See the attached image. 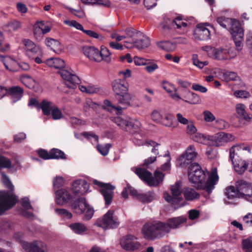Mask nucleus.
<instances>
[{"mask_svg":"<svg viewBox=\"0 0 252 252\" xmlns=\"http://www.w3.org/2000/svg\"><path fill=\"white\" fill-rule=\"evenodd\" d=\"M188 176L190 182L197 185L198 189L203 190L208 194L212 192L219 180L217 168L214 167L212 168L207 180L205 182V174L200 165L196 163H193L189 166Z\"/></svg>","mask_w":252,"mask_h":252,"instance_id":"f257e3e1","label":"nucleus"},{"mask_svg":"<svg viewBox=\"0 0 252 252\" xmlns=\"http://www.w3.org/2000/svg\"><path fill=\"white\" fill-rule=\"evenodd\" d=\"M45 63L48 66L59 69V73L65 81V84L67 87L75 89L80 82L79 78L73 72L64 69L65 63L63 60L59 58H52L46 60Z\"/></svg>","mask_w":252,"mask_h":252,"instance_id":"f03ea898","label":"nucleus"},{"mask_svg":"<svg viewBox=\"0 0 252 252\" xmlns=\"http://www.w3.org/2000/svg\"><path fill=\"white\" fill-rule=\"evenodd\" d=\"M251 153L249 146L236 145L229 150V158L236 172L241 174L248 167V164L241 158Z\"/></svg>","mask_w":252,"mask_h":252,"instance_id":"7ed1b4c3","label":"nucleus"},{"mask_svg":"<svg viewBox=\"0 0 252 252\" xmlns=\"http://www.w3.org/2000/svg\"><path fill=\"white\" fill-rule=\"evenodd\" d=\"M217 22L222 27L229 30L238 50H241L243 40L244 31L238 21L228 18L220 17Z\"/></svg>","mask_w":252,"mask_h":252,"instance_id":"20e7f679","label":"nucleus"},{"mask_svg":"<svg viewBox=\"0 0 252 252\" xmlns=\"http://www.w3.org/2000/svg\"><path fill=\"white\" fill-rule=\"evenodd\" d=\"M144 238L154 239L161 238L169 232L166 222L155 221L146 223L142 229Z\"/></svg>","mask_w":252,"mask_h":252,"instance_id":"39448f33","label":"nucleus"},{"mask_svg":"<svg viewBox=\"0 0 252 252\" xmlns=\"http://www.w3.org/2000/svg\"><path fill=\"white\" fill-rule=\"evenodd\" d=\"M117 101V104H113L108 100H105L103 107L108 111L121 114L124 109L130 105L131 95L128 93H124L116 96Z\"/></svg>","mask_w":252,"mask_h":252,"instance_id":"423d86ee","label":"nucleus"},{"mask_svg":"<svg viewBox=\"0 0 252 252\" xmlns=\"http://www.w3.org/2000/svg\"><path fill=\"white\" fill-rule=\"evenodd\" d=\"M132 170L149 186L157 187L163 182L164 179V174L159 171H156L154 176L153 177L150 172L143 168L133 167Z\"/></svg>","mask_w":252,"mask_h":252,"instance_id":"0eeeda50","label":"nucleus"},{"mask_svg":"<svg viewBox=\"0 0 252 252\" xmlns=\"http://www.w3.org/2000/svg\"><path fill=\"white\" fill-rule=\"evenodd\" d=\"M125 32L127 36L132 39L131 46L126 45L127 48L134 46L138 49H144L150 46L151 43L150 39L142 32L131 28L126 29Z\"/></svg>","mask_w":252,"mask_h":252,"instance_id":"6e6552de","label":"nucleus"},{"mask_svg":"<svg viewBox=\"0 0 252 252\" xmlns=\"http://www.w3.org/2000/svg\"><path fill=\"white\" fill-rule=\"evenodd\" d=\"M73 211L78 215L84 214L83 220H89L92 218L94 214V208L89 205L84 197H80L73 201L71 204Z\"/></svg>","mask_w":252,"mask_h":252,"instance_id":"1a4fd4ad","label":"nucleus"},{"mask_svg":"<svg viewBox=\"0 0 252 252\" xmlns=\"http://www.w3.org/2000/svg\"><path fill=\"white\" fill-rule=\"evenodd\" d=\"M114 211L109 210L102 218L97 220L95 225L103 229L115 228L119 225L118 218L113 216Z\"/></svg>","mask_w":252,"mask_h":252,"instance_id":"9d476101","label":"nucleus"},{"mask_svg":"<svg viewBox=\"0 0 252 252\" xmlns=\"http://www.w3.org/2000/svg\"><path fill=\"white\" fill-rule=\"evenodd\" d=\"M170 191L172 195L169 193L164 192L163 197L168 203L176 204L183 200L182 196V183L180 181L177 182L170 187Z\"/></svg>","mask_w":252,"mask_h":252,"instance_id":"9b49d317","label":"nucleus"},{"mask_svg":"<svg viewBox=\"0 0 252 252\" xmlns=\"http://www.w3.org/2000/svg\"><path fill=\"white\" fill-rule=\"evenodd\" d=\"M17 200V197L12 193L0 191V216L15 205Z\"/></svg>","mask_w":252,"mask_h":252,"instance_id":"f8f14e48","label":"nucleus"},{"mask_svg":"<svg viewBox=\"0 0 252 252\" xmlns=\"http://www.w3.org/2000/svg\"><path fill=\"white\" fill-rule=\"evenodd\" d=\"M197 156L195 148L193 145L188 147L185 153L182 154L177 160L176 165L181 167H187L192 162Z\"/></svg>","mask_w":252,"mask_h":252,"instance_id":"ddd939ff","label":"nucleus"},{"mask_svg":"<svg viewBox=\"0 0 252 252\" xmlns=\"http://www.w3.org/2000/svg\"><path fill=\"white\" fill-rule=\"evenodd\" d=\"M237 56V53L232 48H218L212 50V58L220 61L231 60Z\"/></svg>","mask_w":252,"mask_h":252,"instance_id":"4468645a","label":"nucleus"},{"mask_svg":"<svg viewBox=\"0 0 252 252\" xmlns=\"http://www.w3.org/2000/svg\"><path fill=\"white\" fill-rule=\"evenodd\" d=\"M235 186L239 189V198L252 202V184L243 180H239Z\"/></svg>","mask_w":252,"mask_h":252,"instance_id":"2eb2a0df","label":"nucleus"},{"mask_svg":"<svg viewBox=\"0 0 252 252\" xmlns=\"http://www.w3.org/2000/svg\"><path fill=\"white\" fill-rule=\"evenodd\" d=\"M120 244L123 249L126 251L137 250L141 247L138 239L131 234L123 236L121 239Z\"/></svg>","mask_w":252,"mask_h":252,"instance_id":"dca6fc26","label":"nucleus"},{"mask_svg":"<svg viewBox=\"0 0 252 252\" xmlns=\"http://www.w3.org/2000/svg\"><path fill=\"white\" fill-rule=\"evenodd\" d=\"M94 185L101 188L100 191L103 195L106 205H109L112 201L113 196V190L115 187L109 184H104L96 180L93 181Z\"/></svg>","mask_w":252,"mask_h":252,"instance_id":"f3484780","label":"nucleus"},{"mask_svg":"<svg viewBox=\"0 0 252 252\" xmlns=\"http://www.w3.org/2000/svg\"><path fill=\"white\" fill-rule=\"evenodd\" d=\"M22 248L26 252H47L46 243L41 241L22 243Z\"/></svg>","mask_w":252,"mask_h":252,"instance_id":"a211bd4d","label":"nucleus"},{"mask_svg":"<svg viewBox=\"0 0 252 252\" xmlns=\"http://www.w3.org/2000/svg\"><path fill=\"white\" fill-rule=\"evenodd\" d=\"M210 26L207 23L198 24L194 31V37L198 40H207L210 39V31L206 26Z\"/></svg>","mask_w":252,"mask_h":252,"instance_id":"6ab92c4d","label":"nucleus"},{"mask_svg":"<svg viewBox=\"0 0 252 252\" xmlns=\"http://www.w3.org/2000/svg\"><path fill=\"white\" fill-rule=\"evenodd\" d=\"M89 189V184L84 179L77 180L72 184V191L77 195L85 194L88 192Z\"/></svg>","mask_w":252,"mask_h":252,"instance_id":"aec40b11","label":"nucleus"},{"mask_svg":"<svg viewBox=\"0 0 252 252\" xmlns=\"http://www.w3.org/2000/svg\"><path fill=\"white\" fill-rule=\"evenodd\" d=\"M84 55L90 60L97 63L101 62L100 52L98 49L94 46H84L82 48Z\"/></svg>","mask_w":252,"mask_h":252,"instance_id":"412c9836","label":"nucleus"},{"mask_svg":"<svg viewBox=\"0 0 252 252\" xmlns=\"http://www.w3.org/2000/svg\"><path fill=\"white\" fill-rule=\"evenodd\" d=\"M112 86L116 95L127 93V83L124 79H116L112 83Z\"/></svg>","mask_w":252,"mask_h":252,"instance_id":"4be33fe9","label":"nucleus"},{"mask_svg":"<svg viewBox=\"0 0 252 252\" xmlns=\"http://www.w3.org/2000/svg\"><path fill=\"white\" fill-rule=\"evenodd\" d=\"M56 201L58 205H63L71 200V196L68 191L64 189L57 190L56 193Z\"/></svg>","mask_w":252,"mask_h":252,"instance_id":"5701e85b","label":"nucleus"},{"mask_svg":"<svg viewBox=\"0 0 252 252\" xmlns=\"http://www.w3.org/2000/svg\"><path fill=\"white\" fill-rule=\"evenodd\" d=\"M21 205L23 209L21 211V215L27 218H32L33 217L32 207L30 204V200L27 197H24L21 199Z\"/></svg>","mask_w":252,"mask_h":252,"instance_id":"b1692460","label":"nucleus"},{"mask_svg":"<svg viewBox=\"0 0 252 252\" xmlns=\"http://www.w3.org/2000/svg\"><path fill=\"white\" fill-rule=\"evenodd\" d=\"M192 139L195 142L208 145H214V137L199 133H196L192 136Z\"/></svg>","mask_w":252,"mask_h":252,"instance_id":"393cba45","label":"nucleus"},{"mask_svg":"<svg viewBox=\"0 0 252 252\" xmlns=\"http://www.w3.org/2000/svg\"><path fill=\"white\" fill-rule=\"evenodd\" d=\"M187 219L184 216L172 218L166 221V224L169 227V231L171 229H175L179 227L183 223H185Z\"/></svg>","mask_w":252,"mask_h":252,"instance_id":"a878e982","label":"nucleus"},{"mask_svg":"<svg viewBox=\"0 0 252 252\" xmlns=\"http://www.w3.org/2000/svg\"><path fill=\"white\" fill-rule=\"evenodd\" d=\"M7 90V94L10 96L14 102L20 100L23 94V90L18 86L10 87Z\"/></svg>","mask_w":252,"mask_h":252,"instance_id":"bb28decb","label":"nucleus"},{"mask_svg":"<svg viewBox=\"0 0 252 252\" xmlns=\"http://www.w3.org/2000/svg\"><path fill=\"white\" fill-rule=\"evenodd\" d=\"M0 60L2 62L5 68L10 71H15L17 69L18 63L8 56L0 55Z\"/></svg>","mask_w":252,"mask_h":252,"instance_id":"cd10ccee","label":"nucleus"},{"mask_svg":"<svg viewBox=\"0 0 252 252\" xmlns=\"http://www.w3.org/2000/svg\"><path fill=\"white\" fill-rule=\"evenodd\" d=\"M234 139V136L230 133H226L220 132L217 134L214 137V140H216L217 143L216 146L222 145L225 143L231 141Z\"/></svg>","mask_w":252,"mask_h":252,"instance_id":"c85d7f7f","label":"nucleus"},{"mask_svg":"<svg viewBox=\"0 0 252 252\" xmlns=\"http://www.w3.org/2000/svg\"><path fill=\"white\" fill-rule=\"evenodd\" d=\"M163 88L169 94L173 99L175 100H179L181 99V97L177 93V90L175 87L171 84L164 82L162 84Z\"/></svg>","mask_w":252,"mask_h":252,"instance_id":"c756f323","label":"nucleus"},{"mask_svg":"<svg viewBox=\"0 0 252 252\" xmlns=\"http://www.w3.org/2000/svg\"><path fill=\"white\" fill-rule=\"evenodd\" d=\"M68 227L75 234L83 235L88 230L87 227L81 222H74L70 224Z\"/></svg>","mask_w":252,"mask_h":252,"instance_id":"7c9ffc66","label":"nucleus"},{"mask_svg":"<svg viewBox=\"0 0 252 252\" xmlns=\"http://www.w3.org/2000/svg\"><path fill=\"white\" fill-rule=\"evenodd\" d=\"M22 24L17 20H13L3 26V29L4 31L8 32H15L21 28Z\"/></svg>","mask_w":252,"mask_h":252,"instance_id":"2f4dec72","label":"nucleus"},{"mask_svg":"<svg viewBox=\"0 0 252 252\" xmlns=\"http://www.w3.org/2000/svg\"><path fill=\"white\" fill-rule=\"evenodd\" d=\"M245 108V105L242 103L237 104L236 106V111L239 117L247 121H250L252 118V115L247 114Z\"/></svg>","mask_w":252,"mask_h":252,"instance_id":"473e14b6","label":"nucleus"},{"mask_svg":"<svg viewBox=\"0 0 252 252\" xmlns=\"http://www.w3.org/2000/svg\"><path fill=\"white\" fill-rule=\"evenodd\" d=\"M184 98L185 99L184 100L190 104H199L201 102L200 98L197 94L189 91L187 93Z\"/></svg>","mask_w":252,"mask_h":252,"instance_id":"72a5a7b5","label":"nucleus"},{"mask_svg":"<svg viewBox=\"0 0 252 252\" xmlns=\"http://www.w3.org/2000/svg\"><path fill=\"white\" fill-rule=\"evenodd\" d=\"M225 194L229 199L239 198V189L236 186H229L225 189Z\"/></svg>","mask_w":252,"mask_h":252,"instance_id":"f704fd0d","label":"nucleus"},{"mask_svg":"<svg viewBox=\"0 0 252 252\" xmlns=\"http://www.w3.org/2000/svg\"><path fill=\"white\" fill-rule=\"evenodd\" d=\"M184 194L186 199L189 201L198 199L200 196L199 194L194 189L189 187L184 188Z\"/></svg>","mask_w":252,"mask_h":252,"instance_id":"c9c22d12","label":"nucleus"},{"mask_svg":"<svg viewBox=\"0 0 252 252\" xmlns=\"http://www.w3.org/2000/svg\"><path fill=\"white\" fill-rule=\"evenodd\" d=\"M159 48L167 51H173L176 48V43L169 41H163L158 43Z\"/></svg>","mask_w":252,"mask_h":252,"instance_id":"e433bc0d","label":"nucleus"},{"mask_svg":"<svg viewBox=\"0 0 252 252\" xmlns=\"http://www.w3.org/2000/svg\"><path fill=\"white\" fill-rule=\"evenodd\" d=\"M55 105L52 102L44 100L41 103L40 107L44 114L49 115Z\"/></svg>","mask_w":252,"mask_h":252,"instance_id":"4c0bfd02","label":"nucleus"},{"mask_svg":"<svg viewBox=\"0 0 252 252\" xmlns=\"http://www.w3.org/2000/svg\"><path fill=\"white\" fill-rule=\"evenodd\" d=\"M100 52V56L102 61L106 63H109L111 61V53L109 50L104 46H101Z\"/></svg>","mask_w":252,"mask_h":252,"instance_id":"58836bf2","label":"nucleus"},{"mask_svg":"<svg viewBox=\"0 0 252 252\" xmlns=\"http://www.w3.org/2000/svg\"><path fill=\"white\" fill-rule=\"evenodd\" d=\"M156 198V194L152 191H149L145 194H140L139 198L144 203H149Z\"/></svg>","mask_w":252,"mask_h":252,"instance_id":"ea45409f","label":"nucleus"},{"mask_svg":"<svg viewBox=\"0 0 252 252\" xmlns=\"http://www.w3.org/2000/svg\"><path fill=\"white\" fill-rule=\"evenodd\" d=\"M79 88L82 92L89 94H94L98 91L97 88H96L94 85L91 84L79 85Z\"/></svg>","mask_w":252,"mask_h":252,"instance_id":"a19ab883","label":"nucleus"},{"mask_svg":"<svg viewBox=\"0 0 252 252\" xmlns=\"http://www.w3.org/2000/svg\"><path fill=\"white\" fill-rule=\"evenodd\" d=\"M242 248L245 252H252V237H250L243 240Z\"/></svg>","mask_w":252,"mask_h":252,"instance_id":"79ce46f5","label":"nucleus"},{"mask_svg":"<svg viewBox=\"0 0 252 252\" xmlns=\"http://www.w3.org/2000/svg\"><path fill=\"white\" fill-rule=\"evenodd\" d=\"M113 121L122 127H128L129 125L131 124L130 122H129V120H125L120 116L115 117L113 119Z\"/></svg>","mask_w":252,"mask_h":252,"instance_id":"37998d69","label":"nucleus"},{"mask_svg":"<svg viewBox=\"0 0 252 252\" xmlns=\"http://www.w3.org/2000/svg\"><path fill=\"white\" fill-rule=\"evenodd\" d=\"M50 114H51L52 117L54 120L61 119L63 116L61 110L56 105L53 106Z\"/></svg>","mask_w":252,"mask_h":252,"instance_id":"c03bdc74","label":"nucleus"},{"mask_svg":"<svg viewBox=\"0 0 252 252\" xmlns=\"http://www.w3.org/2000/svg\"><path fill=\"white\" fill-rule=\"evenodd\" d=\"M172 25H173V26H174V25H176V28L178 29H184L185 28H187L189 25L188 23L184 21L180 17H177L174 20H173L172 21Z\"/></svg>","mask_w":252,"mask_h":252,"instance_id":"a18cd8bd","label":"nucleus"},{"mask_svg":"<svg viewBox=\"0 0 252 252\" xmlns=\"http://www.w3.org/2000/svg\"><path fill=\"white\" fill-rule=\"evenodd\" d=\"M21 82L29 88H33L36 84L35 81L31 77L25 76L21 78Z\"/></svg>","mask_w":252,"mask_h":252,"instance_id":"49530a36","label":"nucleus"},{"mask_svg":"<svg viewBox=\"0 0 252 252\" xmlns=\"http://www.w3.org/2000/svg\"><path fill=\"white\" fill-rule=\"evenodd\" d=\"M193 65L199 68H202L204 66L208 65V62L207 61L201 62L198 59V56L196 54H193L191 58Z\"/></svg>","mask_w":252,"mask_h":252,"instance_id":"de8ad7c7","label":"nucleus"},{"mask_svg":"<svg viewBox=\"0 0 252 252\" xmlns=\"http://www.w3.org/2000/svg\"><path fill=\"white\" fill-rule=\"evenodd\" d=\"M27 55L29 58H33L36 55L42 56L43 55V51L38 46L36 45L35 47H33V49L28 52Z\"/></svg>","mask_w":252,"mask_h":252,"instance_id":"09e8293b","label":"nucleus"},{"mask_svg":"<svg viewBox=\"0 0 252 252\" xmlns=\"http://www.w3.org/2000/svg\"><path fill=\"white\" fill-rule=\"evenodd\" d=\"M46 45L52 49L58 48L60 46V43L59 41L51 38H47L45 40Z\"/></svg>","mask_w":252,"mask_h":252,"instance_id":"8fccbe9b","label":"nucleus"},{"mask_svg":"<svg viewBox=\"0 0 252 252\" xmlns=\"http://www.w3.org/2000/svg\"><path fill=\"white\" fill-rule=\"evenodd\" d=\"M234 95L237 98L243 99L249 98L251 97V94L245 90H236L234 92Z\"/></svg>","mask_w":252,"mask_h":252,"instance_id":"3c124183","label":"nucleus"},{"mask_svg":"<svg viewBox=\"0 0 252 252\" xmlns=\"http://www.w3.org/2000/svg\"><path fill=\"white\" fill-rule=\"evenodd\" d=\"M51 158L65 159L64 153L58 149H53L50 151Z\"/></svg>","mask_w":252,"mask_h":252,"instance_id":"603ef678","label":"nucleus"},{"mask_svg":"<svg viewBox=\"0 0 252 252\" xmlns=\"http://www.w3.org/2000/svg\"><path fill=\"white\" fill-rule=\"evenodd\" d=\"M223 77L226 81H236L239 77L234 72L226 71L223 73Z\"/></svg>","mask_w":252,"mask_h":252,"instance_id":"864d4df0","label":"nucleus"},{"mask_svg":"<svg viewBox=\"0 0 252 252\" xmlns=\"http://www.w3.org/2000/svg\"><path fill=\"white\" fill-rule=\"evenodd\" d=\"M55 212L57 215L64 217L67 219H71L72 217V214L64 209L57 208L55 210Z\"/></svg>","mask_w":252,"mask_h":252,"instance_id":"5fc2aeb1","label":"nucleus"},{"mask_svg":"<svg viewBox=\"0 0 252 252\" xmlns=\"http://www.w3.org/2000/svg\"><path fill=\"white\" fill-rule=\"evenodd\" d=\"M110 147L111 145L109 144H106L104 145H98L97 146V149L102 155L105 156L108 154Z\"/></svg>","mask_w":252,"mask_h":252,"instance_id":"6e6d98bb","label":"nucleus"},{"mask_svg":"<svg viewBox=\"0 0 252 252\" xmlns=\"http://www.w3.org/2000/svg\"><path fill=\"white\" fill-rule=\"evenodd\" d=\"M204 120L206 122L211 123L216 120L214 114L210 111L205 110L203 112Z\"/></svg>","mask_w":252,"mask_h":252,"instance_id":"4d7b16f0","label":"nucleus"},{"mask_svg":"<svg viewBox=\"0 0 252 252\" xmlns=\"http://www.w3.org/2000/svg\"><path fill=\"white\" fill-rule=\"evenodd\" d=\"M83 32L88 35V36L97 39L98 40L101 41L104 39V37L99 34L98 33L94 32L92 30H84Z\"/></svg>","mask_w":252,"mask_h":252,"instance_id":"13d9d810","label":"nucleus"},{"mask_svg":"<svg viewBox=\"0 0 252 252\" xmlns=\"http://www.w3.org/2000/svg\"><path fill=\"white\" fill-rule=\"evenodd\" d=\"M33 33L35 37L37 40H41L43 35L44 34L41 29L39 28L38 25L35 23L33 27Z\"/></svg>","mask_w":252,"mask_h":252,"instance_id":"bf43d9fd","label":"nucleus"},{"mask_svg":"<svg viewBox=\"0 0 252 252\" xmlns=\"http://www.w3.org/2000/svg\"><path fill=\"white\" fill-rule=\"evenodd\" d=\"M36 23L38 25L39 28L41 29L43 33L45 34L50 31L51 27L47 23H45L43 21H38Z\"/></svg>","mask_w":252,"mask_h":252,"instance_id":"052dcab7","label":"nucleus"},{"mask_svg":"<svg viewBox=\"0 0 252 252\" xmlns=\"http://www.w3.org/2000/svg\"><path fill=\"white\" fill-rule=\"evenodd\" d=\"M186 125V132L187 134L190 135H192V136L193 135L196 133V132L197 131V129L192 122L189 121V123Z\"/></svg>","mask_w":252,"mask_h":252,"instance_id":"680f3d73","label":"nucleus"},{"mask_svg":"<svg viewBox=\"0 0 252 252\" xmlns=\"http://www.w3.org/2000/svg\"><path fill=\"white\" fill-rule=\"evenodd\" d=\"M13 227V224L11 222L7 220H3L0 223V227L3 231L7 232L9 230L12 229Z\"/></svg>","mask_w":252,"mask_h":252,"instance_id":"e2e57ef3","label":"nucleus"},{"mask_svg":"<svg viewBox=\"0 0 252 252\" xmlns=\"http://www.w3.org/2000/svg\"><path fill=\"white\" fill-rule=\"evenodd\" d=\"M1 180L3 183L6 186V187L11 190H13L14 186L11 183L8 177L3 172H1Z\"/></svg>","mask_w":252,"mask_h":252,"instance_id":"0e129e2a","label":"nucleus"},{"mask_svg":"<svg viewBox=\"0 0 252 252\" xmlns=\"http://www.w3.org/2000/svg\"><path fill=\"white\" fill-rule=\"evenodd\" d=\"M11 165V163L9 159L0 155V169L10 167Z\"/></svg>","mask_w":252,"mask_h":252,"instance_id":"69168bd1","label":"nucleus"},{"mask_svg":"<svg viewBox=\"0 0 252 252\" xmlns=\"http://www.w3.org/2000/svg\"><path fill=\"white\" fill-rule=\"evenodd\" d=\"M216 126L220 129H223L229 127V124L222 119H217L215 122Z\"/></svg>","mask_w":252,"mask_h":252,"instance_id":"338daca9","label":"nucleus"},{"mask_svg":"<svg viewBox=\"0 0 252 252\" xmlns=\"http://www.w3.org/2000/svg\"><path fill=\"white\" fill-rule=\"evenodd\" d=\"M244 224L248 227H252V213H249L243 218Z\"/></svg>","mask_w":252,"mask_h":252,"instance_id":"774afa93","label":"nucleus"}]
</instances>
